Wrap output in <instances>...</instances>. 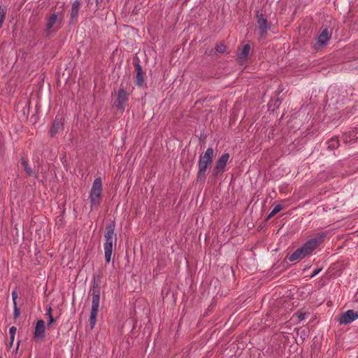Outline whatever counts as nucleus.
Listing matches in <instances>:
<instances>
[{
	"label": "nucleus",
	"instance_id": "16",
	"mask_svg": "<svg viewBox=\"0 0 358 358\" xmlns=\"http://www.w3.org/2000/svg\"><path fill=\"white\" fill-rule=\"evenodd\" d=\"M103 191L102 188V180L100 177L96 178L92 184V189L90 193L95 194L101 196Z\"/></svg>",
	"mask_w": 358,
	"mask_h": 358
},
{
	"label": "nucleus",
	"instance_id": "9",
	"mask_svg": "<svg viewBox=\"0 0 358 358\" xmlns=\"http://www.w3.org/2000/svg\"><path fill=\"white\" fill-rule=\"evenodd\" d=\"M64 117L62 114H57L52 122L49 134L51 137L64 130Z\"/></svg>",
	"mask_w": 358,
	"mask_h": 358
},
{
	"label": "nucleus",
	"instance_id": "2",
	"mask_svg": "<svg viewBox=\"0 0 358 358\" xmlns=\"http://www.w3.org/2000/svg\"><path fill=\"white\" fill-rule=\"evenodd\" d=\"M214 157V150L208 148L204 153L199 155L198 161L197 182H204L207 176V170L211 166Z\"/></svg>",
	"mask_w": 358,
	"mask_h": 358
},
{
	"label": "nucleus",
	"instance_id": "33",
	"mask_svg": "<svg viewBox=\"0 0 358 358\" xmlns=\"http://www.w3.org/2000/svg\"><path fill=\"white\" fill-rule=\"evenodd\" d=\"M10 343L12 344L13 343V341H14L15 336H10Z\"/></svg>",
	"mask_w": 358,
	"mask_h": 358
},
{
	"label": "nucleus",
	"instance_id": "18",
	"mask_svg": "<svg viewBox=\"0 0 358 358\" xmlns=\"http://www.w3.org/2000/svg\"><path fill=\"white\" fill-rule=\"evenodd\" d=\"M21 165L28 176H34L35 178H38V173H34L32 169L30 167L27 161L25 159H24V158L21 159Z\"/></svg>",
	"mask_w": 358,
	"mask_h": 358
},
{
	"label": "nucleus",
	"instance_id": "4",
	"mask_svg": "<svg viewBox=\"0 0 358 358\" xmlns=\"http://www.w3.org/2000/svg\"><path fill=\"white\" fill-rule=\"evenodd\" d=\"M257 24L259 29V36L264 38L271 29V23L268 22L262 10H257L255 14Z\"/></svg>",
	"mask_w": 358,
	"mask_h": 358
},
{
	"label": "nucleus",
	"instance_id": "34",
	"mask_svg": "<svg viewBox=\"0 0 358 358\" xmlns=\"http://www.w3.org/2000/svg\"><path fill=\"white\" fill-rule=\"evenodd\" d=\"M0 358H2V357H0Z\"/></svg>",
	"mask_w": 358,
	"mask_h": 358
},
{
	"label": "nucleus",
	"instance_id": "10",
	"mask_svg": "<svg viewBox=\"0 0 358 358\" xmlns=\"http://www.w3.org/2000/svg\"><path fill=\"white\" fill-rule=\"evenodd\" d=\"M327 235V232H319L315 236V237L307 241L306 244L308 246L310 250L313 252L317 248V246L324 241V239Z\"/></svg>",
	"mask_w": 358,
	"mask_h": 358
},
{
	"label": "nucleus",
	"instance_id": "23",
	"mask_svg": "<svg viewBox=\"0 0 358 358\" xmlns=\"http://www.w3.org/2000/svg\"><path fill=\"white\" fill-rule=\"evenodd\" d=\"M52 308L51 307H48L47 309H46V313H45V315L48 316V319H49V321L48 322V327H50V325L55 322V318L53 317L52 315Z\"/></svg>",
	"mask_w": 358,
	"mask_h": 358
},
{
	"label": "nucleus",
	"instance_id": "25",
	"mask_svg": "<svg viewBox=\"0 0 358 358\" xmlns=\"http://www.w3.org/2000/svg\"><path fill=\"white\" fill-rule=\"evenodd\" d=\"M215 51L219 53H224L226 51V46L225 45L220 43L215 46Z\"/></svg>",
	"mask_w": 358,
	"mask_h": 358
},
{
	"label": "nucleus",
	"instance_id": "1",
	"mask_svg": "<svg viewBox=\"0 0 358 358\" xmlns=\"http://www.w3.org/2000/svg\"><path fill=\"white\" fill-rule=\"evenodd\" d=\"M101 278L102 275L100 271L93 274L92 286L89 292V294L92 296V308L89 319L91 329L94 328L96 323V317L100 304Z\"/></svg>",
	"mask_w": 358,
	"mask_h": 358
},
{
	"label": "nucleus",
	"instance_id": "12",
	"mask_svg": "<svg viewBox=\"0 0 358 358\" xmlns=\"http://www.w3.org/2000/svg\"><path fill=\"white\" fill-rule=\"evenodd\" d=\"M45 322L43 320H38L36 322L34 332V338L36 341H43L45 338Z\"/></svg>",
	"mask_w": 358,
	"mask_h": 358
},
{
	"label": "nucleus",
	"instance_id": "3",
	"mask_svg": "<svg viewBox=\"0 0 358 358\" xmlns=\"http://www.w3.org/2000/svg\"><path fill=\"white\" fill-rule=\"evenodd\" d=\"M115 224L114 222L108 223L106 227V232L104 234V255L105 259L107 264H109L111 260L113 253V241L116 242V234H115Z\"/></svg>",
	"mask_w": 358,
	"mask_h": 358
},
{
	"label": "nucleus",
	"instance_id": "26",
	"mask_svg": "<svg viewBox=\"0 0 358 358\" xmlns=\"http://www.w3.org/2000/svg\"><path fill=\"white\" fill-rule=\"evenodd\" d=\"M5 18V12L3 8L0 6V29L2 27V24Z\"/></svg>",
	"mask_w": 358,
	"mask_h": 358
},
{
	"label": "nucleus",
	"instance_id": "5",
	"mask_svg": "<svg viewBox=\"0 0 358 358\" xmlns=\"http://www.w3.org/2000/svg\"><path fill=\"white\" fill-rule=\"evenodd\" d=\"M129 94L125 90L122 84L117 92V97L113 106L120 112H124L129 101Z\"/></svg>",
	"mask_w": 358,
	"mask_h": 358
},
{
	"label": "nucleus",
	"instance_id": "15",
	"mask_svg": "<svg viewBox=\"0 0 358 358\" xmlns=\"http://www.w3.org/2000/svg\"><path fill=\"white\" fill-rule=\"evenodd\" d=\"M331 33L329 31L327 27H322V31L317 37L319 45H325L329 40Z\"/></svg>",
	"mask_w": 358,
	"mask_h": 358
},
{
	"label": "nucleus",
	"instance_id": "30",
	"mask_svg": "<svg viewBox=\"0 0 358 358\" xmlns=\"http://www.w3.org/2000/svg\"><path fill=\"white\" fill-rule=\"evenodd\" d=\"M12 299L13 305H15V303H17L16 300L17 299V294L15 290L13 291L12 292Z\"/></svg>",
	"mask_w": 358,
	"mask_h": 358
},
{
	"label": "nucleus",
	"instance_id": "6",
	"mask_svg": "<svg viewBox=\"0 0 358 358\" xmlns=\"http://www.w3.org/2000/svg\"><path fill=\"white\" fill-rule=\"evenodd\" d=\"M134 65L136 71V76L134 78L135 85L138 87H145V73L143 70V68L141 65L140 59L138 57H135L134 58Z\"/></svg>",
	"mask_w": 358,
	"mask_h": 358
},
{
	"label": "nucleus",
	"instance_id": "7",
	"mask_svg": "<svg viewBox=\"0 0 358 358\" xmlns=\"http://www.w3.org/2000/svg\"><path fill=\"white\" fill-rule=\"evenodd\" d=\"M229 157L230 155L229 153H224L217 159L212 171L213 177L217 178L219 175H222L225 171Z\"/></svg>",
	"mask_w": 358,
	"mask_h": 358
},
{
	"label": "nucleus",
	"instance_id": "20",
	"mask_svg": "<svg viewBox=\"0 0 358 358\" xmlns=\"http://www.w3.org/2000/svg\"><path fill=\"white\" fill-rule=\"evenodd\" d=\"M89 199L91 204V208L93 207H97L101 203V196L90 193Z\"/></svg>",
	"mask_w": 358,
	"mask_h": 358
},
{
	"label": "nucleus",
	"instance_id": "8",
	"mask_svg": "<svg viewBox=\"0 0 358 358\" xmlns=\"http://www.w3.org/2000/svg\"><path fill=\"white\" fill-rule=\"evenodd\" d=\"M313 252L306 244V243L299 248H297L293 253H292L287 258L289 262H294L298 259H302L306 256L310 255Z\"/></svg>",
	"mask_w": 358,
	"mask_h": 358
},
{
	"label": "nucleus",
	"instance_id": "14",
	"mask_svg": "<svg viewBox=\"0 0 358 358\" xmlns=\"http://www.w3.org/2000/svg\"><path fill=\"white\" fill-rule=\"evenodd\" d=\"M58 20V15L57 13L52 14L48 19L46 23L45 32L48 35L50 34L52 32H56L59 27H55L54 28V25L57 24Z\"/></svg>",
	"mask_w": 358,
	"mask_h": 358
},
{
	"label": "nucleus",
	"instance_id": "11",
	"mask_svg": "<svg viewBox=\"0 0 358 358\" xmlns=\"http://www.w3.org/2000/svg\"><path fill=\"white\" fill-rule=\"evenodd\" d=\"M358 318V310H348L341 314L338 320L340 324H348Z\"/></svg>",
	"mask_w": 358,
	"mask_h": 358
},
{
	"label": "nucleus",
	"instance_id": "31",
	"mask_svg": "<svg viewBox=\"0 0 358 358\" xmlns=\"http://www.w3.org/2000/svg\"><path fill=\"white\" fill-rule=\"evenodd\" d=\"M322 268L315 269L313 271L312 275H310V278H313L315 275H317L322 271Z\"/></svg>",
	"mask_w": 358,
	"mask_h": 358
},
{
	"label": "nucleus",
	"instance_id": "22",
	"mask_svg": "<svg viewBox=\"0 0 358 358\" xmlns=\"http://www.w3.org/2000/svg\"><path fill=\"white\" fill-rule=\"evenodd\" d=\"M281 104V99L280 98H276L275 99H271L268 103V109L274 110L275 108H278Z\"/></svg>",
	"mask_w": 358,
	"mask_h": 358
},
{
	"label": "nucleus",
	"instance_id": "32",
	"mask_svg": "<svg viewBox=\"0 0 358 358\" xmlns=\"http://www.w3.org/2000/svg\"><path fill=\"white\" fill-rule=\"evenodd\" d=\"M95 1H96V7L99 8V6H101V3L103 2V0H95Z\"/></svg>",
	"mask_w": 358,
	"mask_h": 358
},
{
	"label": "nucleus",
	"instance_id": "19",
	"mask_svg": "<svg viewBox=\"0 0 358 358\" xmlns=\"http://www.w3.org/2000/svg\"><path fill=\"white\" fill-rule=\"evenodd\" d=\"M327 149L329 150H334L339 147V140L337 136H334L326 142Z\"/></svg>",
	"mask_w": 358,
	"mask_h": 358
},
{
	"label": "nucleus",
	"instance_id": "29",
	"mask_svg": "<svg viewBox=\"0 0 358 358\" xmlns=\"http://www.w3.org/2000/svg\"><path fill=\"white\" fill-rule=\"evenodd\" d=\"M17 328L14 326L11 327L9 329L10 336H15Z\"/></svg>",
	"mask_w": 358,
	"mask_h": 358
},
{
	"label": "nucleus",
	"instance_id": "21",
	"mask_svg": "<svg viewBox=\"0 0 358 358\" xmlns=\"http://www.w3.org/2000/svg\"><path fill=\"white\" fill-rule=\"evenodd\" d=\"M250 51V45L249 44H245L242 48L241 52H240L238 57L241 60H245L249 55Z\"/></svg>",
	"mask_w": 358,
	"mask_h": 358
},
{
	"label": "nucleus",
	"instance_id": "24",
	"mask_svg": "<svg viewBox=\"0 0 358 358\" xmlns=\"http://www.w3.org/2000/svg\"><path fill=\"white\" fill-rule=\"evenodd\" d=\"M282 209V206L281 204H277L274 206L271 212L269 213V215L267 217V219L271 218L273 216H274L275 214H277L278 212H280Z\"/></svg>",
	"mask_w": 358,
	"mask_h": 358
},
{
	"label": "nucleus",
	"instance_id": "28",
	"mask_svg": "<svg viewBox=\"0 0 358 358\" xmlns=\"http://www.w3.org/2000/svg\"><path fill=\"white\" fill-rule=\"evenodd\" d=\"M296 316L297 317L299 321H302L306 318V313L302 312H296L295 313Z\"/></svg>",
	"mask_w": 358,
	"mask_h": 358
},
{
	"label": "nucleus",
	"instance_id": "17",
	"mask_svg": "<svg viewBox=\"0 0 358 358\" xmlns=\"http://www.w3.org/2000/svg\"><path fill=\"white\" fill-rule=\"evenodd\" d=\"M80 2L78 0H76L72 3V7L71 9V18L70 22L73 23L77 19L78 11L80 10Z\"/></svg>",
	"mask_w": 358,
	"mask_h": 358
},
{
	"label": "nucleus",
	"instance_id": "13",
	"mask_svg": "<svg viewBox=\"0 0 358 358\" xmlns=\"http://www.w3.org/2000/svg\"><path fill=\"white\" fill-rule=\"evenodd\" d=\"M342 138L345 144L356 142L358 140V127L343 133Z\"/></svg>",
	"mask_w": 358,
	"mask_h": 358
},
{
	"label": "nucleus",
	"instance_id": "27",
	"mask_svg": "<svg viewBox=\"0 0 358 358\" xmlns=\"http://www.w3.org/2000/svg\"><path fill=\"white\" fill-rule=\"evenodd\" d=\"M20 314V310L17 308V303H15V305H13V316L15 318H17L19 317Z\"/></svg>",
	"mask_w": 358,
	"mask_h": 358
}]
</instances>
